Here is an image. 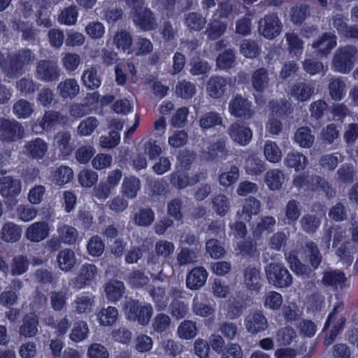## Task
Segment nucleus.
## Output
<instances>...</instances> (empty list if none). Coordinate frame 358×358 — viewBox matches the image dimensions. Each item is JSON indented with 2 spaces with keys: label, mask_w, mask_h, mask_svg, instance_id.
Returning <instances> with one entry per match:
<instances>
[{
  "label": "nucleus",
  "mask_w": 358,
  "mask_h": 358,
  "mask_svg": "<svg viewBox=\"0 0 358 358\" xmlns=\"http://www.w3.org/2000/svg\"><path fill=\"white\" fill-rule=\"evenodd\" d=\"M131 7V17L133 23L143 31H151L157 28L158 23L155 13L150 8L145 7V0H124Z\"/></svg>",
  "instance_id": "nucleus-1"
},
{
  "label": "nucleus",
  "mask_w": 358,
  "mask_h": 358,
  "mask_svg": "<svg viewBox=\"0 0 358 358\" xmlns=\"http://www.w3.org/2000/svg\"><path fill=\"white\" fill-rule=\"evenodd\" d=\"M8 62L3 67L5 76L10 79L19 77L24 69L36 61L35 53L29 48H22L8 55Z\"/></svg>",
  "instance_id": "nucleus-2"
},
{
  "label": "nucleus",
  "mask_w": 358,
  "mask_h": 358,
  "mask_svg": "<svg viewBox=\"0 0 358 358\" xmlns=\"http://www.w3.org/2000/svg\"><path fill=\"white\" fill-rule=\"evenodd\" d=\"M358 49L354 45L339 47L334 52L331 65L333 69L341 73H348L353 68L357 59Z\"/></svg>",
  "instance_id": "nucleus-3"
},
{
  "label": "nucleus",
  "mask_w": 358,
  "mask_h": 358,
  "mask_svg": "<svg viewBox=\"0 0 358 358\" xmlns=\"http://www.w3.org/2000/svg\"><path fill=\"white\" fill-rule=\"evenodd\" d=\"M268 282L276 287H289L293 282V278L288 269L281 263L272 262L265 268Z\"/></svg>",
  "instance_id": "nucleus-4"
},
{
  "label": "nucleus",
  "mask_w": 358,
  "mask_h": 358,
  "mask_svg": "<svg viewBox=\"0 0 358 358\" xmlns=\"http://www.w3.org/2000/svg\"><path fill=\"white\" fill-rule=\"evenodd\" d=\"M123 310L129 320L137 321L143 326L149 323L153 312L151 305L140 306L138 301L132 299L124 302Z\"/></svg>",
  "instance_id": "nucleus-5"
},
{
  "label": "nucleus",
  "mask_w": 358,
  "mask_h": 358,
  "mask_svg": "<svg viewBox=\"0 0 358 358\" xmlns=\"http://www.w3.org/2000/svg\"><path fill=\"white\" fill-rule=\"evenodd\" d=\"M60 68L57 62L51 59H41L36 65L35 76L44 83L58 80Z\"/></svg>",
  "instance_id": "nucleus-6"
},
{
  "label": "nucleus",
  "mask_w": 358,
  "mask_h": 358,
  "mask_svg": "<svg viewBox=\"0 0 358 358\" xmlns=\"http://www.w3.org/2000/svg\"><path fill=\"white\" fill-rule=\"evenodd\" d=\"M24 129L21 123L15 120L0 119V140L5 142H13L22 138Z\"/></svg>",
  "instance_id": "nucleus-7"
},
{
  "label": "nucleus",
  "mask_w": 358,
  "mask_h": 358,
  "mask_svg": "<svg viewBox=\"0 0 358 358\" xmlns=\"http://www.w3.org/2000/svg\"><path fill=\"white\" fill-rule=\"evenodd\" d=\"M282 23L276 15H267L259 22V31L268 39H273L282 31Z\"/></svg>",
  "instance_id": "nucleus-8"
},
{
  "label": "nucleus",
  "mask_w": 358,
  "mask_h": 358,
  "mask_svg": "<svg viewBox=\"0 0 358 358\" xmlns=\"http://www.w3.org/2000/svg\"><path fill=\"white\" fill-rule=\"evenodd\" d=\"M48 150V145L41 138H36L26 142L23 146L24 154L30 159L41 160L43 159Z\"/></svg>",
  "instance_id": "nucleus-9"
},
{
  "label": "nucleus",
  "mask_w": 358,
  "mask_h": 358,
  "mask_svg": "<svg viewBox=\"0 0 358 358\" xmlns=\"http://www.w3.org/2000/svg\"><path fill=\"white\" fill-rule=\"evenodd\" d=\"M229 110L231 114L236 117L249 119L253 115L249 101L241 95H236L229 103Z\"/></svg>",
  "instance_id": "nucleus-10"
},
{
  "label": "nucleus",
  "mask_w": 358,
  "mask_h": 358,
  "mask_svg": "<svg viewBox=\"0 0 358 358\" xmlns=\"http://www.w3.org/2000/svg\"><path fill=\"white\" fill-rule=\"evenodd\" d=\"M245 327L249 333L258 334L267 329L268 320L261 311H256L245 317Z\"/></svg>",
  "instance_id": "nucleus-11"
},
{
  "label": "nucleus",
  "mask_w": 358,
  "mask_h": 358,
  "mask_svg": "<svg viewBox=\"0 0 358 358\" xmlns=\"http://www.w3.org/2000/svg\"><path fill=\"white\" fill-rule=\"evenodd\" d=\"M97 274V268L91 264H85L81 266L78 275L73 280L76 288L82 289L90 285Z\"/></svg>",
  "instance_id": "nucleus-12"
},
{
  "label": "nucleus",
  "mask_w": 358,
  "mask_h": 358,
  "mask_svg": "<svg viewBox=\"0 0 358 358\" xmlns=\"http://www.w3.org/2000/svg\"><path fill=\"white\" fill-rule=\"evenodd\" d=\"M50 227L45 221L36 222L30 224L25 231V237L31 242H40L49 235Z\"/></svg>",
  "instance_id": "nucleus-13"
},
{
  "label": "nucleus",
  "mask_w": 358,
  "mask_h": 358,
  "mask_svg": "<svg viewBox=\"0 0 358 358\" xmlns=\"http://www.w3.org/2000/svg\"><path fill=\"white\" fill-rule=\"evenodd\" d=\"M228 81L222 76H212L206 83V92L212 99H220L227 90Z\"/></svg>",
  "instance_id": "nucleus-14"
},
{
  "label": "nucleus",
  "mask_w": 358,
  "mask_h": 358,
  "mask_svg": "<svg viewBox=\"0 0 358 358\" xmlns=\"http://www.w3.org/2000/svg\"><path fill=\"white\" fill-rule=\"evenodd\" d=\"M243 282L248 289L258 293L262 287L260 271L254 266L246 267L243 271Z\"/></svg>",
  "instance_id": "nucleus-15"
},
{
  "label": "nucleus",
  "mask_w": 358,
  "mask_h": 358,
  "mask_svg": "<svg viewBox=\"0 0 358 358\" xmlns=\"http://www.w3.org/2000/svg\"><path fill=\"white\" fill-rule=\"evenodd\" d=\"M347 280L348 278L343 272L334 270L324 271L322 282L325 286L331 287L334 290H338L345 287Z\"/></svg>",
  "instance_id": "nucleus-16"
},
{
  "label": "nucleus",
  "mask_w": 358,
  "mask_h": 358,
  "mask_svg": "<svg viewBox=\"0 0 358 358\" xmlns=\"http://www.w3.org/2000/svg\"><path fill=\"white\" fill-rule=\"evenodd\" d=\"M38 317L35 313L26 314L19 329L20 334L26 338L34 337L38 332Z\"/></svg>",
  "instance_id": "nucleus-17"
},
{
  "label": "nucleus",
  "mask_w": 358,
  "mask_h": 358,
  "mask_svg": "<svg viewBox=\"0 0 358 358\" xmlns=\"http://www.w3.org/2000/svg\"><path fill=\"white\" fill-rule=\"evenodd\" d=\"M228 134L234 141L241 145L247 144L252 136L251 130L238 122H235L229 126Z\"/></svg>",
  "instance_id": "nucleus-18"
},
{
  "label": "nucleus",
  "mask_w": 358,
  "mask_h": 358,
  "mask_svg": "<svg viewBox=\"0 0 358 358\" xmlns=\"http://www.w3.org/2000/svg\"><path fill=\"white\" fill-rule=\"evenodd\" d=\"M21 182L10 176L0 178V194L3 197H13L21 192Z\"/></svg>",
  "instance_id": "nucleus-19"
},
{
  "label": "nucleus",
  "mask_w": 358,
  "mask_h": 358,
  "mask_svg": "<svg viewBox=\"0 0 358 358\" xmlns=\"http://www.w3.org/2000/svg\"><path fill=\"white\" fill-rule=\"evenodd\" d=\"M336 40L337 37L334 34L326 32L318 40L315 41L312 46L313 48L317 49L320 55L327 56L336 46Z\"/></svg>",
  "instance_id": "nucleus-20"
},
{
  "label": "nucleus",
  "mask_w": 358,
  "mask_h": 358,
  "mask_svg": "<svg viewBox=\"0 0 358 358\" xmlns=\"http://www.w3.org/2000/svg\"><path fill=\"white\" fill-rule=\"evenodd\" d=\"M54 145L63 156L70 155L74 150L70 131H61L57 132L54 137Z\"/></svg>",
  "instance_id": "nucleus-21"
},
{
  "label": "nucleus",
  "mask_w": 358,
  "mask_h": 358,
  "mask_svg": "<svg viewBox=\"0 0 358 358\" xmlns=\"http://www.w3.org/2000/svg\"><path fill=\"white\" fill-rule=\"evenodd\" d=\"M270 80L268 71L264 67L259 68L251 76L252 88L258 93H263L268 88Z\"/></svg>",
  "instance_id": "nucleus-22"
},
{
  "label": "nucleus",
  "mask_w": 358,
  "mask_h": 358,
  "mask_svg": "<svg viewBox=\"0 0 358 358\" xmlns=\"http://www.w3.org/2000/svg\"><path fill=\"white\" fill-rule=\"evenodd\" d=\"M207 277L208 273L203 267H195L187 276V287L191 289H198L205 284Z\"/></svg>",
  "instance_id": "nucleus-23"
},
{
  "label": "nucleus",
  "mask_w": 358,
  "mask_h": 358,
  "mask_svg": "<svg viewBox=\"0 0 358 358\" xmlns=\"http://www.w3.org/2000/svg\"><path fill=\"white\" fill-rule=\"evenodd\" d=\"M57 89L59 95L64 99H72L80 92V85L74 78H68L60 82Z\"/></svg>",
  "instance_id": "nucleus-24"
},
{
  "label": "nucleus",
  "mask_w": 358,
  "mask_h": 358,
  "mask_svg": "<svg viewBox=\"0 0 358 358\" xmlns=\"http://www.w3.org/2000/svg\"><path fill=\"white\" fill-rule=\"evenodd\" d=\"M315 88L313 85L299 82L294 84L290 90V94L297 101H306L308 100L314 94Z\"/></svg>",
  "instance_id": "nucleus-25"
},
{
  "label": "nucleus",
  "mask_w": 358,
  "mask_h": 358,
  "mask_svg": "<svg viewBox=\"0 0 358 358\" xmlns=\"http://www.w3.org/2000/svg\"><path fill=\"white\" fill-rule=\"evenodd\" d=\"M221 156H226L228 153L226 149L225 142L218 141L208 148V150H203L201 152V158L206 162H213L217 160Z\"/></svg>",
  "instance_id": "nucleus-26"
},
{
  "label": "nucleus",
  "mask_w": 358,
  "mask_h": 358,
  "mask_svg": "<svg viewBox=\"0 0 358 358\" xmlns=\"http://www.w3.org/2000/svg\"><path fill=\"white\" fill-rule=\"evenodd\" d=\"M141 187V181L135 176L125 177L122 184V193L128 199H134Z\"/></svg>",
  "instance_id": "nucleus-27"
},
{
  "label": "nucleus",
  "mask_w": 358,
  "mask_h": 358,
  "mask_svg": "<svg viewBox=\"0 0 358 358\" xmlns=\"http://www.w3.org/2000/svg\"><path fill=\"white\" fill-rule=\"evenodd\" d=\"M302 230L309 234H315L321 224V218L315 214L307 213L299 220Z\"/></svg>",
  "instance_id": "nucleus-28"
},
{
  "label": "nucleus",
  "mask_w": 358,
  "mask_h": 358,
  "mask_svg": "<svg viewBox=\"0 0 358 358\" xmlns=\"http://www.w3.org/2000/svg\"><path fill=\"white\" fill-rule=\"evenodd\" d=\"M276 221L273 216H263L255 227L252 228V236L255 240L261 238L264 231L271 232L275 225Z\"/></svg>",
  "instance_id": "nucleus-29"
},
{
  "label": "nucleus",
  "mask_w": 358,
  "mask_h": 358,
  "mask_svg": "<svg viewBox=\"0 0 358 358\" xmlns=\"http://www.w3.org/2000/svg\"><path fill=\"white\" fill-rule=\"evenodd\" d=\"M261 208V203L255 197L250 196L245 199L241 213H237L238 215L243 217V220L250 221L252 215H257Z\"/></svg>",
  "instance_id": "nucleus-30"
},
{
  "label": "nucleus",
  "mask_w": 358,
  "mask_h": 358,
  "mask_svg": "<svg viewBox=\"0 0 358 358\" xmlns=\"http://www.w3.org/2000/svg\"><path fill=\"white\" fill-rule=\"evenodd\" d=\"M294 141L301 148H309L313 145L315 136L308 127H301L294 134Z\"/></svg>",
  "instance_id": "nucleus-31"
},
{
  "label": "nucleus",
  "mask_w": 358,
  "mask_h": 358,
  "mask_svg": "<svg viewBox=\"0 0 358 358\" xmlns=\"http://www.w3.org/2000/svg\"><path fill=\"white\" fill-rule=\"evenodd\" d=\"M113 43L118 50L127 52V54L131 53V47L133 44V39L129 31L122 30L117 32L114 36Z\"/></svg>",
  "instance_id": "nucleus-32"
},
{
  "label": "nucleus",
  "mask_w": 358,
  "mask_h": 358,
  "mask_svg": "<svg viewBox=\"0 0 358 358\" xmlns=\"http://www.w3.org/2000/svg\"><path fill=\"white\" fill-rule=\"evenodd\" d=\"M206 19L201 14L190 12L185 15L184 23L190 31H200L206 24Z\"/></svg>",
  "instance_id": "nucleus-33"
},
{
  "label": "nucleus",
  "mask_w": 358,
  "mask_h": 358,
  "mask_svg": "<svg viewBox=\"0 0 358 358\" xmlns=\"http://www.w3.org/2000/svg\"><path fill=\"white\" fill-rule=\"evenodd\" d=\"M57 259L59 268L64 271H70L76 263L75 253L70 249L61 250Z\"/></svg>",
  "instance_id": "nucleus-34"
},
{
  "label": "nucleus",
  "mask_w": 358,
  "mask_h": 358,
  "mask_svg": "<svg viewBox=\"0 0 358 358\" xmlns=\"http://www.w3.org/2000/svg\"><path fill=\"white\" fill-rule=\"evenodd\" d=\"M304 252L309 264L314 268H318L322 262V257L317 244L311 241L306 242Z\"/></svg>",
  "instance_id": "nucleus-35"
},
{
  "label": "nucleus",
  "mask_w": 358,
  "mask_h": 358,
  "mask_svg": "<svg viewBox=\"0 0 358 358\" xmlns=\"http://www.w3.org/2000/svg\"><path fill=\"white\" fill-rule=\"evenodd\" d=\"M284 163L289 168H293L296 171H301L305 169L307 159L303 154L293 152L288 153L285 156Z\"/></svg>",
  "instance_id": "nucleus-36"
},
{
  "label": "nucleus",
  "mask_w": 358,
  "mask_h": 358,
  "mask_svg": "<svg viewBox=\"0 0 358 358\" xmlns=\"http://www.w3.org/2000/svg\"><path fill=\"white\" fill-rule=\"evenodd\" d=\"M21 233L20 227L13 222H8L1 229V238L6 242L14 243L20 239Z\"/></svg>",
  "instance_id": "nucleus-37"
},
{
  "label": "nucleus",
  "mask_w": 358,
  "mask_h": 358,
  "mask_svg": "<svg viewBox=\"0 0 358 358\" xmlns=\"http://www.w3.org/2000/svg\"><path fill=\"white\" fill-rule=\"evenodd\" d=\"M285 181V175L279 169H272L266 172L265 182L272 190L279 189Z\"/></svg>",
  "instance_id": "nucleus-38"
},
{
  "label": "nucleus",
  "mask_w": 358,
  "mask_h": 358,
  "mask_svg": "<svg viewBox=\"0 0 358 358\" xmlns=\"http://www.w3.org/2000/svg\"><path fill=\"white\" fill-rule=\"evenodd\" d=\"M83 85L90 90L98 88L101 83V76L95 67H91L84 71L82 76Z\"/></svg>",
  "instance_id": "nucleus-39"
},
{
  "label": "nucleus",
  "mask_w": 358,
  "mask_h": 358,
  "mask_svg": "<svg viewBox=\"0 0 358 358\" xmlns=\"http://www.w3.org/2000/svg\"><path fill=\"white\" fill-rule=\"evenodd\" d=\"M197 331L196 322L187 320L179 324L177 334L180 338L189 340L196 337Z\"/></svg>",
  "instance_id": "nucleus-40"
},
{
  "label": "nucleus",
  "mask_w": 358,
  "mask_h": 358,
  "mask_svg": "<svg viewBox=\"0 0 358 358\" xmlns=\"http://www.w3.org/2000/svg\"><path fill=\"white\" fill-rule=\"evenodd\" d=\"M15 88L22 95L33 94L38 90V85L29 76L20 78L15 83Z\"/></svg>",
  "instance_id": "nucleus-41"
},
{
  "label": "nucleus",
  "mask_w": 358,
  "mask_h": 358,
  "mask_svg": "<svg viewBox=\"0 0 358 358\" xmlns=\"http://www.w3.org/2000/svg\"><path fill=\"white\" fill-rule=\"evenodd\" d=\"M118 311L116 308L108 306L101 308L97 313V317L101 325L111 326L116 322Z\"/></svg>",
  "instance_id": "nucleus-42"
},
{
  "label": "nucleus",
  "mask_w": 358,
  "mask_h": 358,
  "mask_svg": "<svg viewBox=\"0 0 358 358\" xmlns=\"http://www.w3.org/2000/svg\"><path fill=\"white\" fill-rule=\"evenodd\" d=\"M169 311L173 317L176 320H182L189 313V307L184 301L174 298L169 306Z\"/></svg>",
  "instance_id": "nucleus-43"
},
{
  "label": "nucleus",
  "mask_w": 358,
  "mask_h": 358,
  "mask_svg": "<svg viewBox=\"0 0 358 358\" xmlns=\"http://www.w3.org/2000/svg\"><path fill=\"white\" fill-rule=\"evenodd\" d=\"M30 262L26 256L19 255L13 257L10 264L12 275H21L26 273L29 267Z\"/></svg>",
  "instance_id": "nucleus-44"
},
{
  "label": "nucleus",
  "mask_w": 358,
  "mask_h": 358,
  "mask_svg": "<svg viewBox=\"0 0 358 358\" xmlns=\"http://www.w3.org/2000/svg\"><path fill=\"white\" fill-rule=\"evenodd\" d=\"M227 29V24L225 22H221L218 20H212L208 24L205 31V34L210 40H216L221 37Z\"/></svg>",
  "instance_id": "nucleus-45"
},
{
  "label": "nucleus",
  "mask_w": 358,
  "mask_h": 358,
  "mask_svg": "<svg viewBox=\"0 0 358 358\" xmlns=\"http://www.w3.org/2000/svg\"><path fill=\"white\" fill-rule=\"evenodd\" d=\"M148 292L155 303L157 310H164L167 306L165 289L161 287L152 286L149 288Z\"/></svg>",
  "instance_id": "nucleus-46"
},
{
  "label": "nucleus",
  "mask_w": 358,
  "mask_h": 358,
  "mask_svg": "<svg viewBox=\"0 0 358 358\" xmlns=\"http://www.w3.org/2000/svg\"><path fill=\"white\" fill-rule=\"evenodd\" d=\"M345 89V81L341 78H332L329 80V94L334 100H341L343 96Z\"/></svg>",
  "instance_id": "nucleus-47"
},
{
  "label": "nucleus",
  "mask_w": 358,
  "mask_h": 358,
  "mask_svg": "<svg viewBox=\"0 0 358 358\" xmlns=\"http://www.w3.org/2000/svg\"><path fill=\"white\" fill-rule=\"evenodd\" d=\"M124 286L123 282L118 280L109 282L105 288L108 299L112 301L120 299L124 293Z\"/></svg>",
  "instance_id": "nucleus-48"
},
{
  "label": "nucleus",
  "mask_w": 358,
  "mask_h": 358,
  "mask_svg": "<svg viewBox=\"0 0 358 358\" xmlns=\"http://www.w3.org/2000/svg\"><path fill=\"white\" fill-rule=\"evenodd\" d=\"M13 112L18 118H27L33 113L34 109L29 101L21 99L13 104Z\"/></svg>",
  "instance_id": "nucleus-49"
},
{
  "label": "nucleus",
  "mask_w": 358,
  "mask_h": 358,
  "mask_svg": "<svg viewBox=\"0 0 358 358\" xmlns=\"http://www.w3.org/2000/svg\"><path fill=\"white\" fill-rule=\"evenodd\" d=\"M235 58L234 51L232 49H227L217 57L216 66L222 70L229 69L235 62Z\"/></svg>",
  "instance_id": "nucleus-50"
},
{
  "label": "nucleus",
  "mask_w": 358,
  "mask_h": 358,
  "mask_svg": "<svg viewBox=\"0 0 358 358\" xmlns=\"http://www.w3.org/2000/svg\"><path fill=\"white\" fill-rule=\"evenodd\" d=\"M189 73L194 76H206L210 72L211 66L202 59L197 58L192 60L189 64Z\"/></svg>",
  "instance_id": "nucleus-51"
},
{
  "label": "nucleus",
  "mask_w": 358,
  "mask_h": 358,
  "mask_svg": "<svg viewBox=\"0 0 358 358\" xmlns=\"http://www.w3.org/2000/svg\"><path fill=\"white\" fill-rule=\"evenodd\" d=\"M59 238L61 241L66 244L74 243L78 236L77 229L67 224H64L58 228Z\"/></svg>",
  "instance_id": "nucleus-52"
},
{
  "label": "nucleus",
  "mask_w": 358,
  "mask_h": 358,
  "mask_svg": "<svg viewBox=\"0 0 358 358\" xmlns=\"http://www.w3.org/2000/svg\"><path fill=\"white\" fill-rule=\"evenodd\" d=\"M88 333L87 324L84 321H78L73 324L70 334V338L74 342H80L87 337Z\"/></svg>",
  "instance_id": "nucleus-53"
},
{
  "label": "nucleus",
  "mask_w": 358,
  "mask_h": 358,
  "mask_svg": "<svg viewBox=\"0 0 358 358\" xmlns=\"http://www.w3.org/2000/svg\"><path fill=\"white\" fill-rule=\"evenodd\" d=\"M213 208L220 216L225 215L230 209L229 199L224 194H218L212 200Z\"/></svg>",
  "instance_id": "nucleus-54"
},
{
  "label": "nucleus",
  "mask_w": 358,
  "mask_h": 358,
  "mask_svg": "<svg viewBox=\"0 0 358 358\" xmlns=\"http://www.w3.org/2000/svg\"><path fill=\"white\" fill-rule=\"evenodd\" d=\"M155 220V213L150 208H140L134 215V222L138 226L148 227Z\"/></svg>",
  "instance_id": "nucleus-55"
},
{
  "label": "nucleus",
  "mask_w": 358,
  "mask_h": 358,
  "mask_svg": "<svg viewBox=\"0 0 358 358\" xmlns=\"http://www.w3.org/2000/svg\"><path fill=\"white\" fill-rule=\"evenodd\" d=\"M239 175V169L236 166H231L229 171L223 172L219 176V183L221 186L229 187L236 182Z\"/></svg>",
  "instance_id": "nucleus-56"
},
{
  "label": "nucleus",
  "mask_w": 358,
  "mask_h": 358,
  "mask_svg": "<svg viewBox=\"0 0 358 358\" xmlns=\"http://www.w3.org/2000/svg\"><path fill=\"white\" fill-rule=\"evenodd\" d=\"M192 308L194 313L201 317H208L215 311L212 305L206 303L199 297L194 298Z\"/></svg>",
  "instance_id": "nucleus-57"
},
{
  "label": "nucleus",
  "mask_w": 358,
  "mask_h": 358,
  "mask_svg": "<svg viewBox=\"0 0 358 358\" xmlns=\"http://www.w3.org/2000/svg\"><path fill=\"white\" fill-rule=\"evenodd\" d=\"M221 115L214 111L206 113L199 120V125L202 129H208L216 125L222 124Z\"/></svg>",
  "instance_id": "nucleus-58"
},
{
  "label": "nucleus",
  "mask_w": 358,
  "mask_h": 358,
  "mask_svg": "<svg viewBox=\"0 0 358 358\" xmlns=\"http://www.w3.org/2000/svg\"><path fill=\"white\" fill-rule=\"evenodd\" d=\"M78 18L76 6H70L63 9L58 15V22L65 25L75 24Z\"/></svg>",
  "instance_id": "nucleus-59"
},
{
  "label": "nucleus",
  "mask_w": 358,
  "mask_h": 358,
  "mask_svg": "<svg viewBox=\"0 0 358 358\" xmlns=\"http://www.w3.org/2000/svg\"><path fill=\"white\" fill-rule=\"evenodd\" d=\"M66 292L52 291L50 293V302L51 307L55 311H61L66 305Z\"/></svg>",
  "instance_id": "nucleus-60"
},
{
  "label": "nucleus",
  "mask_w": 358,
  "mask_h": 358,
  "mask_svg": "<svg viewBox=\"0 0 358 358\" xmlns=\"http://www.w3.org/2000/svg\"><path fill=\"white\" fill-rule=\"evenodd\" d=\"M264 153L267 160L272 163H278L282 158V152L278 145L272 141L264 145Z\"/></svg>",
  "instance_id": "nucleus-61"
},
{
  "label": "nucleus",
  "mask_w": 358,
  "mask_h": 358,
  "mask_svg": "<svg viewBox=\"0 0 358 358\" xmlns=\"http://www.w3.org/2000/svg\"><path fill=\"white\" fill-rule=\"evenodd\" d=\"M301 215L300 203L294 199L289 200L286 204L285 217L289 222H296Z\"/></svg>",
  "instance_id": "nucleus-62"
},
{
  "label": "nucleus",
  "mask_w": 358,
  "mask_h": 358,
  "mask_svg": "<svg viewBox=\"0 0 358 358\" xmlns=\"http://www.w3.org/2000/svg\"><path fill=\"white\" fill-rule=\"evenodd\" d=\"M174 250V244L166 240H159L155 243V251L157 255L164 259L169 258L173 254Z\"/></svg>",
  "instance_id": "nucleus-63"
},
{
  "label": "nucleus",
  "mask_w": 358,
  "mask_h": 358,
  "mask_svg": "<svg viewBox=\"0 0 358 358\" xmlns=\"http://www.w3.org/2000/svg\"><path fill=\"white\" fill-rule=\"evenodd\" d=\"M206 250L213 259H219L224 256L225 250L222 243L217 239L211 238L206 243Z\"/></svg>",
  "instance_id": "nucleus-64"
}]
</instances>
